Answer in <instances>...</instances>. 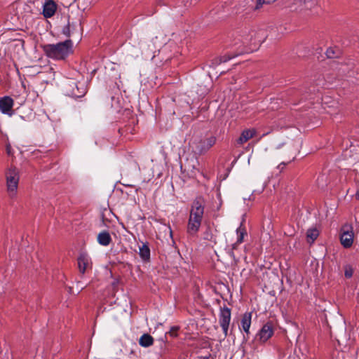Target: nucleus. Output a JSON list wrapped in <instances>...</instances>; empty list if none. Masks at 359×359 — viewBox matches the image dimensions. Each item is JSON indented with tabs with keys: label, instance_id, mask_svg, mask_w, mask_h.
Wrapping results in <instances>:
<instances>
[{
	"label": "nucleus",
	"instance_id": "obj_19",
	"mask_svg": "<svg viewBox=\"0 0 359 359\" xmlns=\"http://www.w3.org/2000/svg\"><path fill=\"white\" fill-rule=\"evenodd\" d=\"M252 4L251 6L252 12L258 13L266 5L262 0H251Z\"/></svg>",
	"mask_w": 359,
	"mask_h": 359
},
{
	"label": "nucleus",
	"instance_id": "obj_13",
	"mask_svg": "<svg viewBox=\"0 0 359 359\" xmlns=\"http://www.w3.org/2000/svg\"><path fill=\"white\" fill-rule=\"evenodd\" d=\"M78 266L79 271L84 273L90 264V260L86 254L82 253L78 257Z\"/></svg>",
	"mask_w": 359,
	"mask_h": 359
},
{
	"label": "nucleus",
	"instance_id": "obj_15",
	"mask_svg": "<svg viewBox=\"0 0 359 359\" xmlns=\"http://www.w3.org/2000/svg\"><path fill=\"white\" fill-rule=\"evenodd\" d=\"M97 241L100 245L107 246L111 242V238L109 232L104 231L98 234Z\"/></svg>",
	"mask_w": 359,
	"mask_h": 359
},
{
	"label": "nucleus",
	"instance_id": "obj_23",
	"mask_svg": "<svg viewBox=\"0 0 359 359\" xmlns=\"http://www.w3.org/2000/svg\"><path fill=\"white\" fill-rule=\"evenodd\" d=\"M107 214L111 215L112 213L111 212L110 210H108L107 209H104L103 210V212H102V215H101V218H102V221L104 225H107V222L109 221V219L106 217Z\"/></svg>",
	"mask_w": 359,
	"mask_h": 359
},
{
	"label": "nucleus",
	"instance_id": "obj_1",
	"mask_svg": "<svg viewBox=\"0 0 359 359\" xmlns=\"http://www.w3.org/2000/svg\"><path fill=\"white\" fill-rule=\"evenodd\" d=\"M204 213L203 201L202 198H196L192 204L190 211L187 232L191 236H194L198 232Z\"/></svg>",
	"mask_w": 359,
	"mask_h": 359
},
{
	"label": "nucleus",
	"instance_id": "obj_11",
	"mask_svg": "<svg viewBox=\"0 0 359 359\" xmlns=\"http://www.w3.org/2000/svg\"><path fill=\"white\" fill-rule=\"evenodd\" d=\"M296 4L298 5L295 10L299 12H304L311 11L317 5L316 0H296Z\"/></svg>",
	"mask_w": 359,
	"mask_h": 359
},
{
	"label": "nucleus",
	"instance_id": "obj_34",
	"mask_svg": "<svg viewBox=\"0 0 359 359\" xmlns=\"http://www.w3.org/2000/svg\"><path fill=\"white\" fill-rule=\"evenodd\" d=\"M10 149H11L10 146H7L6 150H7V152L8 154H10Z\"/></svg>",
	"mask_w": 359,
	"mask_h": 359
},
{
	"label": "nucleus",
	"instance_id": "obj_16",
	"mask_svg": "<svg viewBox=\"0 0 359 359\" xmlns=\"http://www.w3.org/2000/svg\"><path fill=\"white\" fill-rule=\"evenodd\" d=\"M154 338L149 334H142L140 339L139 344L142 347H149L154 344Z\"/></svg>",
	"mask_w": 359,
	"mask_h": 359
},
{
	"label": "nucleus",
	"instance_id": "obj_6",
	"mask_svg": "<svg viewBox=\"0 0 359 359\" xmlns=\"http://www.w3.org/2000/svg\"><path fill=\"white\" fill-rule=\"evenodd\" d=\"M216 142V137L210 135L194 142L195 152L198 155L205 154Z\"/></svg>",
	"mask_w": 359,
	"mask_h": 359
},
{
	"label": "nucleus",
	"instance_id": "obj_18",
	"mask_svg": "<svg viewBox=\"0 0 359 359\" xmlns=\"http://www.w3.org/2000/svg\"><path fill=\"white\" fill-rule=\"evenodd\" d=\"M319 231L316 228H310L306 232V240L308 243H313L318 237Z\"/></svg>",
	"mask_w": 359,
	"mask_h": 359
},
{
	"label": "nucleus",
	"instance_id": "obj_4",
	"mask_svg": "<svg viewBox=\"0 0 359 359\" xmlns=\"http://www.w3.org/2000/svg\"><path fill=\"white\" fill-rule=\"evenodd\" d=\"M249 34L250 36V42L248 43V53H252L257 50L266 39V32L261 29H251Z\"/></svg>",
	"mask_w": 359,
	"mask_h": 359
},
{
	"label": "nucleus",
	"instance_id": "obj_20",
	"mask_svg": "<svg viewBox=\"0 0 359 359\" xmlns=\"http://www.w3.org/2000/svg\"><path fill=\"white\" fill-rule=\"evenodd\" d=\"M231 58V57H230L229 55H223V56L215 57L212 60V65L216 67L217 65H219L222 62H227Z\"/></svg>",
	"mask_w": 359,
	"mask_h": 359
},
{
	"label": "nucleus",
	"instance_id": "obj_29",
	"mask_svg": "<svg viewBox=\"0 0 359 359\" xmlns=\"http://www.w3.org/2000/svg\"><path fill=\"white\" fill-rule=\"evenodd\" d=\"M257 135V131L255 129L248 130V140Z\"/></svg>",
	"mask_w": 359,
	"mask_h": 359
},
{
	"label": "nucleus",
	"instance_id": "obj_22",
	"mask_svg": "<svg viewBox=\"0 0 359 359\" xmlns=\"http://www.w3.org/2000/svg\"><path fill=\"white\" fill-rule=\"evenodd\" d=\"M353 273V268L350 265H346L344 267V276L346 278H350Z\"/></svg>",
	"mask_w": 359,
	"mask_h": 359
},
{
	"label": "nucleus",
	"instance_id": "obj_33",
	"mask_svg": "<svg viewBox=\"0 0 359 359\" xmlns=\"http://www.w3.org/2000/svg\"><path fill=\"white\" fill-rule=\"evenodd\" d=\"M262 1L266 4H266H271V3H270V2H268V1H267V0H262Z\"/></svg>",
	"mask_w": 359,
	"mask_h": 359
},
{
	"label": "nucleus",
	"instance_id": "obj_14",
	"mask_svg": "<svg viewBox=\"0 0 359 359\" xmlns=\"http://www.w3.org/2000/svg\"><path fill=\"white\" fill-rule=\"evenodd\" d=\"M272 326L267 323L263 326L259 332V336L262 341H267L273 334Z\"/></svg>",
	"mask_w": 359,
	"mask_h": 359
},
{
	"label": "nucleus",
	"instance_id": "obj_3",
	"mask_svg": "<svg viewBox=\"0 0 359 359\" xmlns=\"http://www.w3.org/2000/svg\"><path fill=\"white\" fill-rule=\"evenodd\" d=\"M64 91L67 96L74 98H79L86 95L87 88L83 82H79L74 79H69L64 85Z\"/></svg>",
	"mask_w": 359,
	"mask_h": 359
},
{
	"label": "nucleus",
	"instance_id": "obj_36",
	"mask_svg": "<svg viewBox=\"0 0 359 359\" xmlns=\"http://www.w3.org/2000/svg\"><path fill=\"white\" fill-rule=\"evenodd\" d=\"M262 136H264V134H262V135H260V136H259V138H262Z\"/></svg>",
	"mask_w": 359,
	"mask_h": 359
},
{
	"label": "nucleus",
	"instance_id": "obj_24",
	"mask_svg": "<svg viewBox=\"0 0 359 359\" xmlns=\"http://www.w3.org/2000/svg\"><path fill=\"white\" fill-rule=\"evenodd\" d=\"M203 238L207 241H212L213 235L210 228H208L203 233Z\"/></svg>",
	"mask_w": 359,
	"mask_h": 359
},
{
	"label": "nucleus",
	"instance_id": "obj_12",
	"mask_svg": "<svg viewBox=\"0 0 359 359\" xmlns=\"http://www.w3.org/2000/svg\"><path fill=\"white\" fill-rule=\"evenodd\" d=\"M14 101L9 96H5L0 98V110L2 113L6 114H11V110L13 106Z\"/></svg>",
	"mask_w": 359,
	"mask_h": 359
},
{
	"label": "nucleus",
	"instance_id": "obj_26",
	"mask_svg": "<svg viewBox=\"0 0 359 359\" xmlns=\"http://www.w3.org/2000/svg\"><path fill=\"white\" fill-rule=\"evenodd\" d=\"M242 329L245 332L247 333V313H244L241 320Z\"/></svg>",
	"mask_w": 359,
	"mask_h": 359
},
{
	"label": "nucleus",
	"instance_id": "obj_28",
	"mask_svg": "<svg viewBox=\"0 0 359 359\" xmlns=\"http://www.w3.org/2000/svg\"><path fill=\"white\" fill-rule=\"evenodd\" d=\"M62 33L67 36H70V25L68 23L62 30Z\"/></svg>",
	"mask_w": 359,
	"mask_h": 359
},
{
	"label": "nucleus",
	"instance_id": "obj_17",
	"mask_svg": "<svg viewBox=\"0 0 359 359\" xmlns=\"http://www.w3.org/2000/svg\"><path fill=\"white\" fill-rule=\"evenodd\" d=\"M139 255L140 257L144 262H149L150 259V249L147 244H143L142 247L140 248Z\"/></svg>",
	"mask_w": 359,
	"mask_h": 359
},
{
	"label": "nucleus",
	"instance_id": "obj_35",
	"mask_svg": "<svg viewBox=\"0 0 359 359\" xmlns=\"http://www.w3.org/2000/svg\"><path fill=\"white\" fill-rule=\"evenodd\" d=\"M262 136H264V134H262V135H260V136H259V138H262Z\"/></svg>",
	"mask_w": 359,
	"mask_h": 359
},
{
	"label": "nucleus",
	"instance_id": "obj_32",
	"mask_svg": "<svg viewBox=\"0 0 359 359\" xmlns=\"http://www.w3.org/2000/svg\"><path fill=\"white\" fill-rule=\"evenodd\" d=\"M355 198H356V199L359 200V191H358L355 193Z\"/></svg>",
	"mask_w": 359,
	"mask_h": 359
},
{
	"label": "nucleus",
	"instance_id": "obj_37",
	"mask_svg": "<svg viewBox=\"0 0 359 359\" xmlns=\"http://www.w3.org/2000/svg\"><path fill=\"white\" fill-rule=\"evenodd\" d=\"M262 136H264V134H262V135H260V136H259V138H262Z\"/></svg>",
	"mask_w": 359,
	"mask_h": 359
},
{
	"label": "nucleus",
	"instance_id": "obj_38",
	"mask_svg": "<svg viewBox=\"0 0 359 359\" xmlns=\"http://www.w3.org/2000/svg\"><path fill=\"white\" fill-rule=\"evenodd\" d=\"M169 229H170V228L169 227ZM170 234H172V230L171 229H170Z\"/></svg>",
	"mask_w": 359,
	"mask_h": 359
},
{
	"label": "nucleus",
	"instance_id": "obj_9",
	"mask_svg": "<svg viewBox=\"0 0 359 359\" xmlns=\"http://www.w3.org/2000/svg\"><path fill=\"white\" fill-rule=\"evenodd\" d=\"M231 320V311L228 308L221 309L219 316V324L222 327L225 335L227 334L229 325Z\"/></svg>",
	"mask_w": 359,
	"mask_h": 359
},
{
	"label": "nucleus",
	"instance_id": "obj_7",
	"mask_svg": "<svg viewBox=\"0 0 359 359\" xmlns=\"http://www.w3.org/2000/svg\"><path fill=\"white\" fill-rule=\"evenodd\" d=\"M353 229L350 224H345L341 229L340 242L342 246L345 248H349L352 246L353 243Z\"/></svg>",
	"mask_w": 359,
	"mask_h": 359
},
{
	"label": "nucleus",
	"instance_id": "obj_25",
	"mask_svg": "<svg viewBox=\"0 0 359 359\" xmlns=\"http://www.w3.org/2000/svg\"><path fill=\"white\" fill-rule=\"evenodd\" d=\"M326 55L328 58H334L337 56L335 50L333 48H329L327 49Z\"/></svg>",
	"mask_w": 359,
	"mask_h": 359
},
{
	"label": "nucleus",
	"instance_id": "obj_21",
	"mask_svg": "<svg viewBox=\"0 0 359 359\" xmlns=\"http://www.w3.org/2000/svg\"><path fill=\"white\" fill-rule=\"evenodd\" d=\"M246 142H247V130H244L242 132L240 137L237 139L236 144H239V145H242L244 143H245Z\"/></svg>",
	"mask_w": 359,
	"mask_h": 359
},
{
	"label": "nucleus",
	"instance_id": "obj_27",
	"mask_svg": "<svg viewBox=\"0 0 359 359\" xmlns=\"http://www.w3.org/2000/svg\"><path fill=\"white\" fill-rule=\"evenodd\" d=\"M179 330L178 327H172L170 330L169 331L168 334L170 336L172 337H175L177 336V331Z\"/></svg>",
	"mask_w": 359,
	"mask_h": 359
},
{
	"label": "nucleus",
	"instance_id": "obj_5",
	"mask_svg": "<svg viewBox=\"0 0 359 359\" xmlns=\"http://www.w3.org/2000/svg\"><path fill=\"white\" fill-rule=\"evenodd\" d=\"M6 177L8 192L9 196L13 198L15 195L20 178L16 168H8L6 172Z\"/></svg>",
	"mask_w": 359,
	"mask_h": 359
},
{
	"label": "nucleus",
	"instance_id": "obj_31",
	"mask_svg": "<svg viewBox=\"0 0 359 359\" xmlns=\"http://www.w3.org/2000/svg\"><path fill=\"white\" fill-rule=\"evenodd\" d=\"M250 320H251V314L248 313V327H250Z\"/></svg>",
	"mask_w": 359,
	"mask_h": 359
},
{
	"label": "nucleus",
	"instance_id": "obj_2",
	"mask_svg": "<svg viewBox=\"0 0 359 359\" xmlns=\"http://www.w3.org/2000/svg\"><path fill=\"white\" fill-rule=\"evenodd\" d=\"M72 41L70 39L57 44H46L43 47L46 55L50 58L64 60L70 53Z\"/></svg>",
	"mask_w": 359,
	"mask_h": 359
},
{
	"label": "nucleus",
	"instance_id": "obj_30",
	"mask_svg": "<svg viewBox=\"0 0 359 359\" xmlns=\"http://www.w3.org/2000/svg\"><path fill=\"white\" fill-rule=\"evenodd\" d=\"M244 237V229H242V231H241L240 235L238 236L237 243H241L243 240Z\"/></svg>",
	"mask_w": 359,
	"mask_h": 359
},
{
	"label": "nucleus",
	"instance_id": "obj_10",
	"mask_svg": "<svg viewBox=\"0 0 359 359\" xmlns=\"http://www.w3.org/2000/svg\"><path fill=\"white\" fill-rule=\"evenodd\" d=\"M57 9V4L53 0H48L43 6L42 14L45 18H50L55 15Z\"/></svg>",
	"mask_w": 359,
	"mask_h": 359
},
{
	"label": "nucleus",
	"instance_id": "obj_8",
	"mask_svg": "<svg viewBox=\"0 0 359 359\" xmlns=\"http://www.w3.org/2000/svg\"><path fill=\"white\" fill-rule=\"evenodd\" d=\"M37 11V8L34 1H27L26 2H20L17 7L18 14L21 15L22 18H27L32 14Z\"/></svg>",
	"mask_w": 359,
	"mask_h": 359
}]
</instances>
